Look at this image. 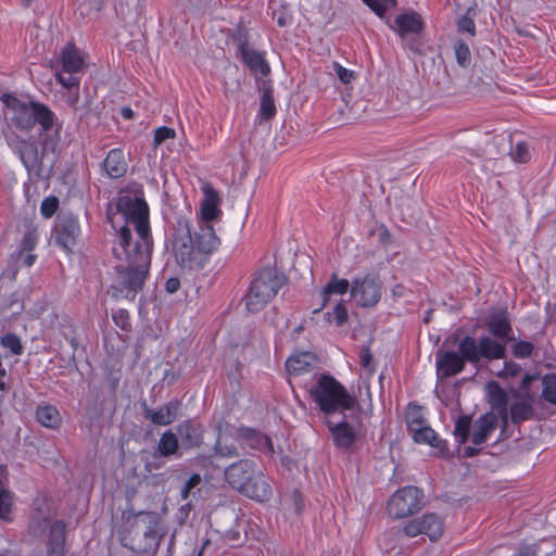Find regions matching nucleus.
Listing matches in <instances>:
<instances>
[{
    "instance_id": "f257e3e1",
    "label": "nucleus",
    "mask_w": 556,
    "mask_h": 556,
    "mask_svg": "<svg viewBox=\"0 0 556 556\" xmlns=\"http://www.w3.org/2000/svg\"><path fill=\"white\" fill-rule=\"evenodd\" d=\"M116 208L126 225L117 230L113 241L116 264L112 289L114 296L134 301L143 289L151 264L149 207L143 199L125 194L118 197Z\"/></svg>"
},
{
    "instance_id": "f03ea898",
    "label": "nucleus",
    "mask_w": 556,
    "mask_h": 556,
    "mask_svg": "<svg viewBox=\"0 0 556 556\" xmlns=\"http://www.w3.org/2000/svg\"><path fill=\"white\" fill-rule=\"evenodd\" d=\"M219 243L212 225H200L193 237L189 220L178 218L174 226L170 247L175 261L181 268L200 269L204 266L207 255L215 251Z\"/></svg>"
},
{
    "instance_id": "7ed1b4c3",
    "label": "nucleus",
    "mask_w": 556,
    "mask_h": 556,
    "mask_svg": "<svg viewBox=\"0 0 556 556\" xmlns=\"http://www.w3.org/2000/svg\"><path fill=\"white\" fill-rule=\"evenodd\" d=\"M4 103V117L10 127L22 131L30 130L36 124L41 127L40 132L53 131L55 126L54 113L45 104L34 101H22L12 94H2Z\"/></svg>"
},
{
    "instance_id": "20e7f679",
    "label": "nucleus",
    "mask_w": 556,
    "mask_h": 556,
    "mask_svg": "<svg viewBox=\"0 0 556 556\" xmlns=\"http://www.w3.org/2000/svg\"><path fill=\"white\" fill-rule=\"evenodd\" d=\"M61 125H56L53 131L39 134L40 150L35 139H23L15 132L5 135L8 146L16 153L28 173L41 175L43 161L50 154H54L60 141Z\"/></svg>"
},
{
    "instance_id": "39448f33",
    "label": "nucleus",
    "mask_w": 556,
    "mask_h": 556,
    "mask_svg": "<svg viewBox=\"0 0 556 556\" xmlns=\"http://www.w3.org/2000/svg\"><path fill=\"white\" fill-rule=\"evenodd\" d=\"M226 481L240 493L264 502L269 498L271 489L264 475L251 459H240L225 469Z\"/></svg>"
},
{
    "instance_id": "423d86ee",
    "label": "nucleus",
    "mask_w": 556,
    "mask_h": 556,
    "mask_svg": "<svg viewBox=\"0 0 556 556\" xmlns=\"http://www.w3.org/2000/svg\"><path fill=\"white\" fill-rule=\"evenodd\" d=\"M286 281V276L276 267L266 266L257 270L244 296L247 309L251 313L261 311L277 295Z\"/></svg>"
},
{
    "instance_id": "0eeeda50",
    "label": "nucleus",
    "mask_w": 556,
    "mask_h": 556,
    "mask_svg": "<svg viewBox=\"0 0 556 556\" xmlns=\"http://www.w3.org/2000/svg\"><path fill=\"white\" fill-rule=\"evenodd\" d=\"M160 516L155 511H139L131 525L135 536H124L122 543L138 554L155 553L162 535L160 534Z\"/></svg>"
},
{
    "instance_id": "6e6552de",
    "label": "nucleus",
    "mask_w": 556,
    "mask_h": 556,
    "mask_svg": "<svg viewBox=\"0 0 556 556\" xmlns=\"http://www.w3.org/2000/svg\"><path fill=\"white\" fill-rule=\"evenodd\" d=\"M312 395L319 408L327 416L338 410L351 409L356 400L334 378L321 375L316 386L312 389Z\"/></svg>"
},
{
    "instance_id": "1a4fd4ad",
    "label": "nucleus",
    "mask_w": 556,
    "mask_h": 556,
    "mask_svg": "<svg viewBox=\"0 0 556 556\" xmlns=\"http://www.w3.org/2000/svg\"><path fill=\"white\" fill-rule=\"evenodd\" d=\"M460 357L454 353V376L464 368V361L478 363L482 357L500 359L505 356V343L489 337L480 339L479 343L473 338L467 337L459 343Z\"/></svg>"
},
{
    "instance_id": "9d476101",
    "label": "nucleus",
    "mask_w": 556,
    "mask_h": 556,
    "mask_svg": "<svg viewBox=\"0 0 556 556\" xmlns=\"http://www.w3.org/2000/svg\"><path fill=\"white\" fill-rule=\"evenodd\" d=\"M422 507V493L417 486L408 485L396 491L388 503V513L394 519L416 514Z\"/></svg>"
},
{
    "instance_id": "9b49d317",
    "label": "nucleus",
    "mask_w": 556,
    "mask_h": 556,
    "mask_svg": "<svg viewBox=\"0 0 556 556\" xmlns=\"http://www.w3.org/2000/svg\"><path fill=\"white\" fill-rule=\"evenodd\" d=\"M452 351L437 352V386L435 394L440 401L448 405L452 401Z\"/></svg>"
},
{
    "instance_id": "f8f14e48",
    "label": "nucleus",
    "mask_w": 556,
    "mask_h": 556,
    "mask_svg": "<svg viewBox=\"0 0 556 556\" xmlns=\"http://www.w3.org/2000/svg\"><path fill=\"white\" fill-rule=\"evenodd\" d=\"M55 241L66 252L77 244L80 228L77 218L71 214H60L54 226Z\"/></svg>"
},
{
    "instance_id": "ddd939ff",
    "label": "nucleus",
    "mask_w": 556,
    "mask_h": 556,
    "mask_svg": "<svg viewBox=\"0 0 556 556\" xmlns=\"http://www.w3.org/2000/svg\"><path fill=\"white\" fill-rule=\"evenodd\" d=\"M325 422L329 429L333 444L341 450H352L359 435V429L348 422L344 417L338 421L332 420L331 417H326Z\"/></svg>"
},
{
    "instance_id": "4468645a",
    "label": "nucleus",
    "mask_w": 556,
    "mask_h": 556,
    "mask_svg": "<svg viewBox=\"0 0 556 556\" xmlns=\"http://www.w3.org/2000/svg\"><path fill=\"white\" fill-rule=\"evenodd\" d=\"M351 295L361 306L370 307L380 300L381 286L376 278L367 276L352 282Z\"/></svg>"
},
{
    "instance_id": "2eb2a0df",
    "label": "nucleus",
    "mask_w": 556,
    "mask_h": 556,
    "mask_svg": "<svg viewBox=\"0 0 556 556\" xmlns=\"http://www.w3.org/2000/svg\"><path fill=\"white\" fill-rule=\"evenodd\" d=\"M238 50L243 63L256 79H261L262 77L269 75L270 66L265 60L264 54L250 48L245 39L239 40Z\"/></svg>"
},
{
    "instance_id": "dca6fc26",
    "label": "nucleus",
    "mask_w": 556,
    "mask_h": 556,
    "mask_svg": "<svg viewBox=\"0 0 556 556\" xmlns=\"http://www.w3.org/2000/svg\"><path fill=\"white\" fill-rule=\"evenodd\" d=\"M486 390L492 412L501 419L504 430L508 424L507 395L496 382L488 383Z\"/></svg>"
},
{
    "instance_id": "f3484780",
    "label": "nucleus",
    "mask_w": 556,
    "mask_h": 556,
    "mask_svg": "<svg viewBox=\"0 0 556 556\" xmlns=\"http://www.w3.org/2000/svg\"><path fill=\"white\" fill-rule=\"evenodd\" d=\"M498 419V416H496L494 412H490L476 420L471 432V442L473 445L478 446L486 441L489 435L496 429Z\"/></svg>"
},
{
    "instance_id": "a211bd4d",
    "label": "nucleus",
    "mask_w": 556,
    "mask_h": 556,
    "mask_svg": "<svg viewBox=\"0 0 556 556\" xmlns=\"http://www.w3.org/2000/svg\"><path fill=\"white\" fill-rule=\"evenodd\" d=\"M204 199L201 202V216L203 224H211V222L220 214L219 197L216 190L211 185L203 186Z\"/></svg>"
},
{
    "instance_id": "6ab92c4d",
    "label": "nucleus",
    "mask_w": 556,
    "mask_h": 556,
    "mask_svg": "<svg viewBox=\"0 0 556 556\" xmlns=\"http://www.w3.org/2000/svg\"><path fill=\"white\" fill-rule=\"evenodd\" d=\"M178 407V401H172L157 410H152L144 404L143 416L146 419L151 420L154 425L167 426L176 419Z\"/></svg>"
},
{
    "instance_id": "aec40b11",
    "label": "nucleus",
    "mask_w": 556,
    "mask_h": 556,
    "mask_svg": "<svg viewBox=\"0 0 556 556\" xmlns=\"http://www.w3.org/2000/svg\"><path fill=\"white\" fill-rule=\"evenodd\" d=\"M422 25V20L416 12L404 13L395 18V30L403 38L410 34H419Z\"/></svg>"
},
{
    "instance_id": "412c9836",
    "label": "nucleus",
    "mask_w": 556,
    "mask_h": 556,
    "mask_svg": "<svg viewBox=\"0 0 556 556\" xmlns=\"http://www.w3.org/2000/svg\"><path fill=\"white\" fill-rule=\"evenodd\" d=\"M65 526L55 521L50 528L47 556H65Z\"/></svg>"
},
{
    "instance_id": "4be33fe9",
    "label": "nucleus",
    "mask_w": 556,
    "mask_h": 556,
    "mask_svg": "<svg viewBox=\"0 0 556 556\" xmlns=\"http://www.w3.org/2000/svg\"><path fill=\"white\" fill-rule=\"evenodd\" d=\"M349 288V280L340 279L337 274H332L327 285L320 291L319 295L321 298V306L314 309V313L319 312L324 306H326L331 295H342L348 292Z\"/></svg>"
},
{
    "instance_id": "5701e85b",
    "label": "nucleus",
    "mask_w": 556,
    "mask_h": 556,
    "mask_svg": "<svg viewBox=\"0 0 556 556\" xmlns=\"http://www.w3.org/2000/svg\"><path fill=\"white\" fill-rule=\"evenodd\" d=\"M486 327L489 331L500 340L509 338L511 327L507 314L503 311L493 313L488 321Z\"/></svg>"
},
{
    "instance_id": "b1692460",
    "label": "nucleus",
    "mask_w": 556,
    "mask_h": 556,
    "mask_svg": "<svg viewBox=\"0 0 556 556\" xmlns=\"http://www.w3.org/2000/svg\"><path fill=\"white\" fill-rule=\"evenodd\" d=\"M62 68L70 74H77L83 71L84 60L79 51L73 45H66L60 56Z\"/></svg>"
},
{
    "instance_id": "393cba45",
    "label": "nucleus",
    "mask_w": 556,
    "mask_h": 556,
    "mask_svg": "<svg viewBox=\"0 0 556 556\" xmlns=\"http://www.w3.org/2000/svg\"><path fill=\"white\" fill-rule=\"evenodd\" d=\"M66 98V102L68 105L76 112L80 114V118L86 115L91 105V99L89 93L86 92L84 98H81L79 92V86H75L66 89V93H64Z\"/></svg>"
},
{
    "instance_id": "a878e982",
    "label": "nucleus",
    "mask_w": 556,
    "mask_h": 556,
    "mask_svg": "<svg viewBox=\"0 0 556 556\" xmlns=\"http://www.w3.org/2000/svg\"><path fill=\"white\" fill-rule=\"evenodd\" d=\"M104 168L110 177L119 178L127 170L124 154L121 150H111L103 162Z\"/></svg>"
},
{
    "instance_id": "bb28decb",
    "label": "nucleus",
    "mask_w": 556,
    "mask_h": 556,
    "mask_svg": "<svg viewBox=\"0 0 556 556\" xmlns=\"http://www.w3.org/2000/svg\"><path fill=\"white\" fill-rule=\"evenodd\" d=\"M314 356L309 353H301L288 358L286 368L291 375H300L312 370Z\"/></svg>"
},
{
    "instance_id": "cd10ccee",
    "label": "nucleus",
    "mask_w": 556,
    "mask_h": 556,
    "mask_svg": "<svg viewBox=\"0 0 556 556\" xmlns=\"http://www.w3.org/2000/svg\"><path fill=\"white\" fill-rule=\"evenodd\" d=\"M240 453L238 447L230 442L229 437L219 431L217 440L214 445V454L212 457L220 458H235L239 457Z\"/></svg>"
},
{
    "instance_id": "c85d7f7f",
    "label": "nucleus",
    "mask_w": 556,
    "mask_h": 556,
    "mask_svg": "<svg viewBox=\"0 0 556 556\" xmlns=\"http://www.w3.org/2000/svg\"><path fill=\"white\" fill-rule=\"evenodd\" d=\"M263 94L261 97L260 116L262 121H269L276 114V105L273 97V89L263 83Z\"/></svg>"
},
{
    "instance_id": "c756f323",
    "label": "nucleus",
    "mask_w": 556,
    "mask_h": 556,
    "mask_svg": "<svg viewBox=\"0 0 556 556\" xmlns=\"http://www.w3.org/2000/svg\"><path fill=\"white\" fill-rule=\"evenodd\" d=\"M421 525L424 534H427L430 540L434 541L441 536L443 532V526L441 519L434 514H428L418 518Z\"/></svg>"
},
{
    "instance_id": "7c9ffc66",
    "label": "nucleus",
    "mask_w": 556,
    "mask_h": 556,
    "mask_svg": "<svg viewBox=\"0 0 556 556\" xmlns=\"http://www.w3.org/2000/svg\"><path fill=\"white\" fill-rule=\"evenodd\" d=\"M178 435L186 447L199 446L202 437L198 429L189 421L181 424L178 429Z\"/></svg>"
},
{
    "instance_id": "2f4dec72",
    "label": "nucleus",
    "mask_w": 556,
    "mask_h": 556,
    "mask_svg": "<svg viewBox=\"0 0 556 556\" xmlns=\"http://www.w3.org/2000/svg\"><path fill=\"white\" fill-rule=\"evenodd\" d=\"M405 420L408 431L410 433H414L415 431L420 429L421 426L428 424L427 420L425 419L422 407L415 404H409L407 406Z\"/></svg>"
},
{
    "instance_id": "473e14b6",
    "label": "nucleus",
    "mask_w": 556,
    "mask_h": 556,
    "mask_svg": "<svg viewBox=\"0 0 556 556\" xmlns=\"http://www.w3.org/2000/svg\"><path fill=\"white\" fill-rule=\"evenodd\" d=\"M178 438L172 431L164 432L157 443V452L165 457L172 456L178 452Z\"/></svg>"
},
{
    "instance_id": "72a5a7b5",
    "label": "nucleus",
    "mask_w": 556,
    "mask_h": 556,
    "mask_svg": "<svg viewBox=\"0 0 556 556\" xmlns=\"http://www.w3.org/2000/svg\"><path fill=\"white\" fill-rule=\"evenodd\" d=\"M37 420L47 428H54L60 422V414L55 407L47 405L38 407L36 412Z\"/></svg>"
},
{
    "instance_id": "f704fd0d",
    "label": "nucleus",
    "mask_w": 556,
    "mask_h": 556,
    "mask_svg": "<svg viewBox=\"0 0 556 556\" xmlns=\"http://www.w3.org/2000/svg\"><path fill=\"white\" fill-rule=\"evenodd\" d=\"M531 415L532 407L530 403L525 399H519L510 406V418L515 424L529 419Z\"/></svg>"
},
{
    "instance_id": "c9c22d12",
    "label": "nucleus",
    "mask_w": 556,
    "mask_h": 556,
    "mask_svg": "<svg viewBox=\"0 0 556 556\" xmlns=\"http://www.w3.org/2000/svg\"><path fill=\"white\" fill-rule=\"evenodd\" d=\"M400 208L403 215V220L417 223L421 217V206L416 201L406 199L400 204Z\"/></svg>"
},
{
    "instance_id": "e433bc0d",
    "label": "nucleus",
    "mask_w": 556,
    "mask_h": 556,
    "mask_svg": "<svg viewBox=\"0 0 556 556\" xmlns=\"http://www.w3.org/2000/svg\"><path fill=\"white\" fill-rule=\"evenodd\" d=\"M13 507V496L7 489L4 483L0 480V519L11 520V513Z\"/></svg>"
},
{
    "instance_id": "4c0bfd02",
    "label": "nucleus",
    "mask_w": 556,
    "mask_h": 556,
    "mask_svg": "<svg viewBox=\"0 0 556 556\" xmlns=\"http://www.w3.org/2000/svg\"><path fill=\"white\" fill-rule=\"evenodd\" d=\"M413 439L416 443H425L431 446H439L440 440L438 439L433 429L429 425L421 426L420 429L412 433Z\"/></svg>"
},
{
    "instance_id": "58836bf2",
    "label": "nucleus",
    "mask_w": 556,
    "mask_h": 556,
    "mask_svg": "<svg viewBox=\"0 0 556 556\" xmlns=\"http://www.w3.org/2000/svg\"><path fill=\"white\" fill-rule=\"evenodd\" d=\"M476 15V11L473 8H469L457 22V30L458 33H466L470 37L476 35V25L473 22V16Z\"/></svg>"
},
{
    "instance_id": "ea45409f",
    "label": "nucleus",
    "mask_w": 556,
    "mask_h": 556,
    "mask_svg": "<svg viewBox=\"0 0 556 556\" xmlns=\"http://www.w3.org/2000/svg\"><path fill=\"white\" fill-rule=\"evenodd\" d=\"M470 418L468 416H464L458 418L456 426L454 428V435L460 438V443L464 444L468 440L470 434Z\"/></svg>"
},
{
    "instance_id": "a19ab883",
    "label": "nucleus",
    "mask_w": 556,
    "mask_h": 556,
    "mask_svg": "<svg viewBox=\"0 0 556 556\" xmlns=\"http://www.w3.org/2000/svg\"><path fill=\"white\" fill-rule=\"evenodd\" d=\"M245 437L252 440L251 446L254 448H264L267 447L271 450V442L268 437L263 435L260 432H256L252 429L245 430Z\"/></svg>"
},
{
    "instance_id": "79ce46f5",
    "label": "nucleus",
    "mask_w": 556,
    "mask_h": 556,
    "mask_svg": "<svg viewBox=\"0 0 556 556\" xmlns=\"http://www.w3.org/2000/svg\"><path fill=\"white\" fill-rule=\"evenodd\" d=\"M543 396L547 402L556 404V376H546L543 379Z\"/></svg>"
},
{
    "instance_id": "37998d69",
    "label": "nucleus",
    "mask_w": 556,
    "mask_h": 556,
    "mask_svg": "<svg viewBox=\"0 0 556 556\" xmlns=\"http://www.w3.org/2000/svg\"><path fill=\"white\" fill-rule=\"evenodd\" d=\"M75 75L76 74H70V72H65L63 68L55 71L58 83H60L65 89L79 86V78Z\"/></svg>"
},
{
    "instance_id": "c03bdc74",
    "label": "nucleus",
    "mask_w": 556,
    "mask_h": 556,
    "mask_svg": "<svg viewBox=\"0 0 556 556\" xmlns=\"http://www.w3.org/2000/svg\"><path fill=\"white\" fill-rule=\"evenodd\" d=\"M1 343L4 348L9 349L13 354L20 355L23 352L21 340L13 333H8L1 339Z\"/></svg>"
},
{
    "instance_id": "a18cd8bd",
    "label": "nucleus",
    "mask_w": 556,
    "mask_h": 556,
    "mask_svg": "<svg viewBox=\"0 0 556 556\" xmlns=\"http://www.w3.org/2000/svg\"><path fill=\"white\" fill-rule=\"evenodd\" d=\"M377 15L382 16L386 11L395 5L396 0H363Z\"/></svg>"
},
{
    "instance_id": "49530a36",
    "label": "nucleus",
    "mask_w": 556,
    "mask_h": 556,
    "mask_svg": "<svg viewBox=\"0 0 556 556\" xmlns=\"http://www.w3.org/2000/svg\"><path fill=\"white\" fill-rule=\"evenodd\" d=\"M328 321L334 320L337 326L343 325L348 319V311L342 303H337L332 313H327Z\"/></svg>"
},
{
    "instance_id": "de8ad7c7",
    "label": "nucleus",
    "mask_w": 556,
    "mask_h": 556,
    "mask_svg": "<svg viewBox=\"0 0 556 556\" xmlns=\"http://www.w3.org/2000/svg\"><path fill=\"white\" fill-rule=\"evenodd\" d=\"M37 240V229L35 227H28V229L24 233L21 250H26L30 252L36 247Z\"/></svg>"
},
{
    "instance_id": "09e8293b",
    "label": "nucleus",
    "mask_w": 556,
    "mask_h": 556,
    "mask_svg": "<svg viewBox=\"0 0 556 556\" xmlns=\"http://www.w3.org/2000/svg\"><path fill=\"white\" fill-rule=\"evenodd\" d=\"M457 62L463 67H468L471 65V53L465 43H459L455 50Z\"/></svg>"
},
{
    "instance_id": "8fccbe9b",
    "label": "nucleus",
    "mask_w": 556,
    "mask_h": 556,
    "mask_svg": "<svg viewBox=\"0 0 556 556\" xmlns=\"http://www.w3.org/2000/svg\"><path fill=\"white\" fill-rule=\"evenodd\" d=\"M176 136V131L173 128L163 126L159 127L154 132V146L159 147L167 139H173Z\"/></svg>"
},
{
    "instance_id": "3c124183",
    "label": "nucleus",
    "mask_w": 556,
    "mask_h": 556,
    "mask_svg": "<svg viewBox=\"0 0 556 556\" xmlns=\"http://www.w3.org/2000/svg\"><path fill=\"white\" fill-rule=\"evenodd\" d=\"M510 154L514 161L520 163L527 162L530 159V151L527 143L525 142L517 143Z\"/></svg>"
},
{
    "instance_id": "603ef678",
    "label": "nucleus",
    "mask_w": 556,
    "mask_h": 556,
    "mask_svg": "<svg viewBox=\"0 0 556 556\" xmlns=\"http://www.w3.org/2000/svg\"><path fill=\"white\" fill-rule=\"evenodd\" d=\"M332 67L334 73L343 84H350L353 79H355V72L343 67L338 62H333Z\"/></svg>"
},
{
    "instance_id": "864d4df0",
    "label": "nucleus",
    "mask_w": 556,
    "mask_h": 556,
    "mask_svg": "<svg viewBox=\"0 0 556 556\" xmlns=\"http://www.w3.org/2000/svg\"><path fill=\"white\" fill-rule=\"evenodd\" d=\"M59 201L56 198H47L42 201L40 211L45 217H51L58 210Z\"/></svg>"
},
{
    "instance_id": "5fc2aeb1",
    "label": "nucleus",
    "mask_w": 556,
    "mask_h": 556,
    "mask_svg": "<svg viewBox=\"0 0 556 556\" xmlns=\"http://www.w3.org/2000/svg\"><path fill=\"white\" fill-rule=\"evenodd\" d=\"M201 482V476L199 473H193L185 483L181 489V498L187 500L191 490L198 486Z\"/></svg>"
},
{
    "instance_id": "6e6d98bb",
    "label": "nucleus",
    "mask_w": 556,
    "mask_h": 556,
    "mask_svg": "<svg viewBox=\"0 0 556 556\" xmlns=\"http://www.w3.org/2000/svg\"><path fill=\"white\" fill-rule=\"evenodd\" d=\"M533 351V344L528 341H520L514 346V354L517 357H528Z\"/></svg>"
},
{
    "instance_id": "4d7b16f0",
    "label": "nucleus",
    "mask_w": 556,
    "mask_h": 556,
    "mask_svg": "<svg viewBox=\"0 0 556 556\" xmlns=\"http://www.w3.org/2000/svg\"><path fill=\"white\" fill-rule=\"evenodd\" d=\"M406 536L415 538L418 534H424L419 519L410 520L403 529Z\"/></svg>"
},
{
    "instance_id": "13d9d810",
    "label": "nucleus",
    "mask_w": 556,
    "mask_h": 556,
    "mask_svg": "<svg viewBox=\"0 0 556 556\" xmlns=\"http://www.w3.org/2000/svg\"><path fill=\"white\" fill-rule=\"evenodd\" d=\"M361 364L364 368H366L369 372L374 371V366L371 364L372 357L369 348H363L359 353Z\"/></svg>"
},
{
    "instance_id": "bf43d9fd",
    "label": "nucleus",
    "mask_w": 556,
    "mask_h": 556,
    "mask_svg": "<svg viewBox=\"0 0 556 556\" xmlns=\"http://www.w3.org/2000/svg\"><path fill=\"white\" fill-rule=\"evenodd\" d=\"M36 258L35 254L29 253L26 250H20L17 253V262L22 263L23 265L29 267L34 264Z\"/></svg>"
},
{
    "instance_id": "052dcab7",
    "label": "nucleus",
    "mask_w": 556,
    "mask_h": 556,
    "mask_svg": "<svg viewBox=\"0 0 556 556\" xmlns=\"http://www.w3.org/2000/svg\"><path fill=\"white\" fill-rule=\"evenodd\" d=\"M378 237L379 241L384 245L391 242V232L384 225L378 227Z\"/></svg>"
},
{
    "instance_id": "680f3d73",
    "label": "nucleus",
    "mask_w": 556,
    "mask_h": 556,
    "mask_svg": "<svg viewBox=\"0 0 556 556\" xmlns=\"http://www.w3.org/2000/svg\"><path fill=\"white\" fill-rule=\"evenodd\" d=\"M180 288V281L176 277H170L165 282V289L168 293H175Z\"/></svg>"
},
{
    "instance_id": "e2e57ef3",
    "label": "nucleus",
    "mask_w": 556,
    "mask_h": 556,
    "mask_svg": "<svg viewBox=\"0 0 556 556\" xmlns=\"http://www.w3.org/2000/svg\"><path fill=\"white\" fill-rule=\"evenodd\" d=\"M458 453L462 454L464 457H472L478 453V450L472 446H466L463 450L459 447Z\"/></svg>"
},
{
    "instance_id": "0e129e2a",
    "label": "nucleus",
    "mask_w": 556,
    "mask_h": 556,
    "mask_svg": "<svg viewBox=\"0 0 556 556\" xmlns=\"http://www.w3.org/2000/svg\"><path fill=\"white\" fill-rule=\"evenodd\" d=\"M405 288L402 285H396L392 289V295L394 298H402L404 296Z\"/></svg>"
},
{
    "instance_id": "69168bd1",
    "label": "nucleus",
    "mask_w": 556,
    "mask_h": 556,
    "mask_svg": "<svg viewBox=\"0 0 556 556\" xmlns=\"http://www.w3.org/2000/svg\"><path fill=\"white\" fill-rule=\"evenodd\" d=\"M121 114H122V116H123L124 118H126V119H130V118H132V117H134V112H132V110H131L130 108H128V106L123 108V109L121 110Z\"/></svg>"
},
{
    "instance_id": "338daca9",
    "label": "nucleus",
    "mask_w": 556,
    "mask_h": 556,
    "mask_svg": "<svg viewBox=\"0 0 556 556\" xmlns=\"http://www.w3.org/2000/svg\"><path fill=\"white\" fill-rule=\"evenodd\" d=\"M293 498H294L295 509L298 513H300L302 509V497L299 493H294Z\"/></svg>"
},
{
    "instance_id": "774afa93",
    "label": "nucleus",
    "mask_w": 556,
    "mask_h": 556,
    "mask_svg": "<svg viewBox=\"0 0 556 556\" xmlns=\"http://www.w3.org/2000/svg\"><path fill=\"white\" fill-rule=\"evenodd\" d=\"M432 312H433L432 309H429V311L426 313V315H425V317H424V323L428 324V323L430 321V319H431V315H432Z\"/></svg>"
}]
</instances>
